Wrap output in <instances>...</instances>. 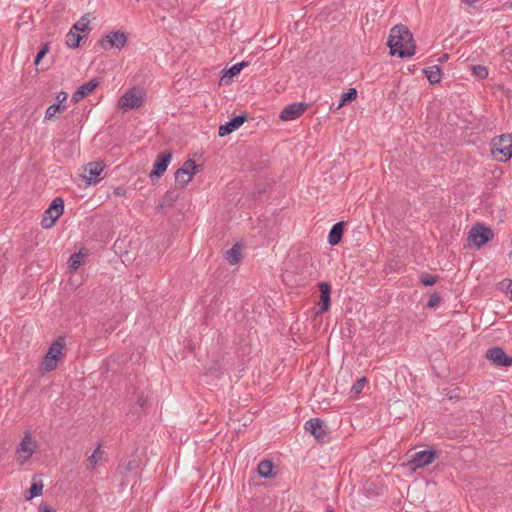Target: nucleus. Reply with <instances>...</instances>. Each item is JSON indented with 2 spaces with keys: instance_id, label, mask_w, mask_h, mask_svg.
I'll list each match as a JSON object with an SVG mask.
<instances>
[{
  "instance_id": "nucleus-1",
  "label": "nucleus",
  "mask_w": 512,
  "mask_h": 512,
  "mask_svg": "<svg viewBox=\"0 0 512 512\" xmlns=\"http://www.w3.org/2000/svg\"><path fill=\"white\" fill-rule=\"evenodd\" d=\"M392 55L400 58L410 57L415 54V43L412 33L404 25L394 26L387 42Z\"/></svg>"
},
{
  "instance_id": "nucleus-2",
  "label": "nucleus",
  "mask_w": 512,
  "mask_h": 512,
  "mask_svg": "<svg viewBox=\"0 0 512 512\" xmlns=\"http://www.w3.org/2000/svg\"><path fill=\"white\" fill-rule=\"evenodd\" d=\"M65 347V341L63 338H58L49 347L43 362L41 363L42 372L53 371L57 367V362L62 356V351Z\"/></svg>"
},
{
  "instance_id": "nucleus-3",
  "label": "nucleus",
  "mask_w": 512,
  "mask_h": 512,
  "mask_svg": "<svg viewBox=\"0 0 512 512\" xmlns=\"http://www.w3.org/2000/svg\"><path fill=\"white\" fill-rule=\"evenodd\" d=\"M492 154L502 162H506L512 157V134H502L493 139Z\"/></svg>"
},
{
  "instance_id": "nucleus-4",
  "label": "nucleus",
  "mask_w": 512,
  "mask_h": 512,
  "mask_svg": "<svg viewBox=\"0 0 512 512\" xmlns=\"http://www.w3.org/2000/svg\"><path fill=\"white\" fill-rule=\"evenodd\" d=\"M64 212V201L61 197H56L52 200L49 207L44 211L41 219V226L45 229L54 226L57 219Z\"/></svg>"
},
{
  "instance_id": "nucleus-5",
  "label": "nucleus",
  "mask_w": 512,
  "mask_h": 512,
  "mask_svg": "<svg viewBox=\"0 0 512 512\" xmlns=\"http://www.w3.org/2000/svg\"><path fill=\"white\" fill-rule=\"evenodd\" d=\"M494 237L493 230L486 227L484 224L477 223L469 232V240L477 247L480 248L488 243Z\"/></svg>"
},
{
  "instance_id": "nucleus-6",
  "label": "nucleus",
  "mask_w": 512,
  "mask_h": 512,
  "mask_svg": "<svg viewBox=\"0 0 512 512\" xmlns=\"http://www.w3.org/2000/svg\"><path fill=\"white\" fill-rule=\"evenodd\" d=\"M127 35L122 31H114L98 40V45L104 50L122 49L127 44Z\"/></svg>"
},
{
  "instance_id": "nucleus-7",
  "label": "nucleus",
  "mask_w": 512,
  "mask_h": 512,
  "mask_svg": "<svg viewBox=\"0 0 512 512\" xmlns=\"http://www.w3.org/2000/svg\"><path fill=\"white\" fill-rule=\"evenodd\" d=\"M305 430L310 432L319 443H325L329 440L328 427L319 418H312L306 421Z\"/></svg>"
},
{
  "instance_id": "nucleus-8",
  "label": "nucleus",
  "mask_w": 512,
  "mask_h": 512,
  "mask_svg": "<svg viewBox=\"0 0 512 512\" xmlns=\"http://www.w3.org/2000/svg\"><path fill=\"white\" fill-rule=\"evenodd\" d=\"M438 457V453L434 450H422L412 455L408 461V466L412 470L424 468L430 465Z\"/></svg>"
},
{
  "instance_id": "nucleus-9",
  "label": "nucleus",
  "mask_w": 512,
  "mask_h": 512,
  "mask_svg": "<svg viewBox=\"0 0 512 512\" xmlns=\"http://www.w3.org/2000/svg\"><path fill=\"white\" fill-rule=\"evenodd\" d=\"M142 103V93L136 88L128 90L118 100V106L124 110L140 107Z\"/></svg>"
},
{
  "instance_id": "nucleus-10",
  "label": "nucleus",
  "mask_w": 512,
  "mask_h": 512,
  "mask_svg": "<svg viewBox=\"0 0 512 512\" xmlns=\"http://www.w3.org/2000/svg\"><path fill=\"white\" fill-rule=\"evenodd\" d=\"M171 158V152H162L157 155L156 160L153 164V168L149 174V177L152 181H154V179H157L164 174L171 161Z\"/></svg>"
},
{
  "instance_id": "nucleus-11",
  "label": "nucleus",
  "mask_w": 512,
  "mask_h": 512,
  "mask_svg": "<svg viewBox=\"0 0 512 512\" xmlns=\"http://www.w3.org/2000/svg\"><path fill=\"white\" fill-rule=\"evenodd\" d=\"M486 358L496 366L509 367L512 357L508 356L501 347H492L486 351Z\"/></svg>"
},
{
  "instance_id": "nucleus-12",
  "label": "nucleus",
  "mask_w": 512,
  "mask_h": 512,
  "mask_svg": "<svg viewBox=\"0 0 512 512\" xmlns=\"http://www.w3.org/2000/svg\"><path fill=\"white\" fill-rule=\"evenodd\" d=\"M307 109L306 103H292L287 105L280 113L279 118L283 121H290L301 116Z\"/></svg>"
},
{
  "instance_id": "nucleus-13",
  "label": "nucleus",
  "mask_w": 512,
  "mask_h": 512,
  "mask_svg": "<svg viewBox=\"0 0 512 512\" xmlns=\"http://www.w3.org/2000/svg\"><path fill=\"white\" fill-rule=\"evenodd\" d=\"M105 165L101 162H90L85 165L84 177L87 179L89 184H97L101 180V173L103 172Z\"/></svg>"
},
{
  "instance_id": "nucleus-14",
  "label": "nucleus",
  "mask_w": 512,
  "mask_h": 512,
  "mask_svg": "<svg viewBox=\"0 0 512 512\" xmlns=\"http://www.w3.org/2000/svg\"><path fill=\"white\" fill-rule=\"evenodd\" d=\"M320 291L319 313L327 312L331 305V285L328 282L318 284Z\"/></svg>"
},
{
  "instance_id": "nucleus-15",
  "label": "nucleus",
  "mask_w": 512,
  "mask_h": 512,
  "mask_svg": "<svg viewBox=\"0 0 512 512\" xmlns=\"http://www.w3.org/2000/svg\"><path fill=\"white\" fill-rule=\"evenodd\" d=\"M247 120V116L245 114L237 115L231 118L227 123L221 125L218 130V135L220 137L226 136L233 131L237 130L243 123Z\"/></svg>"
},
{
  "instance_id": "nucleus-16",
  "label": "nucleus",
  "mask_w": 512,
  "mask_h": 512,
  "mask_svg": "<svg viewBox=\"0 0 512 512\" xmlns=\"http://www.w3.org/2000/svg\"><path fill=\"white\" fill-rule=\"evenodd\" d=\"M99 86L98 79L94 78L80 85L72 95V100L77 103L89 94H91Z\"/></svg>"
},
{
  "instance_id": "nucleus-17",
  "label": "nucleus",
  "mask_w": 512,
  "mask_h": 512,
  "mask_svg": "<svg viewBox=\"0 0 512 512\" xmlns=\"http://www.w3.org/2000/svg\"><path fill=\"white\" fill-rule=\"evenodd\" d=\"M36 448V444L33 441L30 433H26L23 437L22 441L17 447V453L23 455V462L27 461L32 454L34 453V450Z\"/></svg>"
},
{
  "instance_id": "nucleus-18",
  "label": "nucleus",
  "mask_w": 512,
  "mask_h": 512,
  "mask_svg": "<svg viewBox=\"0 0 512 512\" xmlns=\"http://www.w3.org/2000/svg\"><path fill=\"white\" fill-rule=\"evenodd\" d=\"M344 225V222L340 221L334 224L330 229L328 234V243L331 246H335L341 242L344 233Z\"/></svg>"
},
{
  "instance_id": "nucleus-19",
  "label": "nucleus",
  "mask_w": 512,
  "mask_h": 512,
  "mask_svg": "<svg viewBox=\"0 0 512 512\" xmlns=\"http://www.w3.org/2000/svg\"><path fill=\"white\" fill-rule=\"evenodd\" d=\"M424 75L427 77L431 85L440 83L442 79V71L438 65H433L423 69Z\"/></svg>"
},
{
  "instance_id": "nucleus-20",
  "label": "nucleus",
  "mask_w": 512,
  "mask_h": 512,
  "mask_svg": "<svg viewBox=\"0 0 512 512\" xmlns=\"http://www.w3.org/2000/svg\"><path fill=\"white\" fill-rule=\"evenodd\" d=\"M241 251H242L241 245L239 243L234 244L232 246V248H230L229 250L226 251V253H225L226 260L231 265L237 264L242 258Z\"/></svg>"
},
{
  "instance_id": "nucleus-21",
  "label": "nucleus",
  "mask_w": 512,
  "mask_h": 512,
  "mask_svg": "<svg viewBox=\"0 0 512 512\" xmlns=\"http://www.w3.org/2000/svg\"><path fill=\"white\" fill-rule=\"evenodd\" d=\"M272 469L273 463L270 460H262L258 464L257 471L259 475L263 478H271L272 477Z\"/></svg>"
},
{
  "instance_id": "nucleus-22",
  "label": "nucleus",
  "mask_w": 512,
  "mask_h": 512,
  "mask_svg": "<svg viewBox=\"0 0 512 512\" xmlns=\"http://www.w3.org/2000/svg\"><path fill=\"white\" fill-rule=\"evenodd\" d=\"M103 451H101V446L98 445L96 449L93 451L92 455L88 457L86 467L88 470L92 471L99 460L102 459Z\"/></svg>"
},
{
  "instance_id": "nucleus-23",
  "label": "nucleus",
  "mask_w": 512,
  "mask_h": 512,
  "mask_svg": "<svg viewBox=\"0 0 512 512\" xmlns=\"http://www.w3.org/2000/svg\"><path fill=\"white\" fill-rule=\"evenodd\" d=\"M248 65H249V63L247 61H242V62L236 63V64L232 65L229 69L225 70L223 77L233 78V77L237 76L238 74H240L242 69H244Z\"/></svg>"
},
{
  "instance_id": "nucleus-24",
  "label": "nucleus",
  "mask_w": 512,
  "mask_h": 512,
  "mask_svg": "<svg viewBox=\"0 0 512 512\" xmlns=\"http://www.w3.org/2000/svg\"><path fill=\"white\" fill-rule=\"evenodd\" d=\"M42 490H43L42 481H40V480L36 481L34 479L29 490H28V495L26 496V499L30 500L34 497L40 496L42 494Z\"/></svg>"
},
{
  "instance_id": "nucleus-25",
  "label": "nucleus",
  "mask_w": 512,
  "mask_h": 512,
  "mask_svg": "<svg viewBox=\"0 0 512 512\" xmlns=\"http://www.w3.org/2000/svg\"><path fill=\"white\" fill-rule=\"evenodd\" d=\"M357 98V90L349 88L346 92L342 93L338 107H342Z\"/></svg>"
},
{
  "instance_id": "nucleus-26",
  "label": "nucleus",
  "mask_w": 512,
  "mask_h": 512,
  "mask_svg": "<svg viewBox=\"0 0 512 512\" xmlns=\"http://www.w3.org/2000/svg\"><path fill=\"white\" fill-rule=\"evenodd\" d=\"M192 178L190 174L186 172L184 169H177L175 172V181L181 185V187H185Z\"/></svg>"
},
{
  "instance_id": "nucleus-27",
  "label": "nucleus",
  "mask_w": 512,
  "mask_h": 512,
  "mask_svg": "<svg viewBox=\"0 0 512 512\" xmlns=\"http://www.w3.org/2000/svg\"><path fill=\"white\" fill-rule=\"evenodd\" d=\"M82 36L79 33H73L70 31L66 35V45L71 49H76L79 47Z\"/></svg>"
},
{
  "instance_id": "nucleus-28",
  "label": "nucleus",
  "mask_w": 512,
  "mask_h": 512,
  "mask_svg": "<svg viewBox=\"0 0 512 512\" xmlns=\"http://www.w3.org/2000/svg\"><path fill=\"white\" fill-rule=\"evenodd\" d=\"M65 109H66V105H60V104L54 103L46 109L45 119L52 120L55 117L56 113L62 112Z\"/></svg>"
},
{
  "instance_id": "nucleus-29",
  "label": "nucleus",
  "mask_w": 512,
  "mask_h": 512,
  "mask_svg": "<svg viewBox=\"0 0 512 512\" xmlns=\"http://www.w3.org/2000/svg\"><path fill=\"white\" fill-rule=\"evenodd\" d=\"M83 254L81 252L74 253L68 260V267L72 271H76L82 264Z\"/></svg>"
},
{
  "instance_id": "nucleus-30",
  "label": "nucleus",
  "mask_w": 512,
  "mask_h": 512,
  "mask_svg": "<svg viewBox=\"0 0 512 512\" xmlns=\"http://www.w3.org/2000/svg\"><path fill=\"white\" fill-rule=\"evenodd\" d=\"M180 169L186 170V172H188L190 174V177L193 178V176L198 171V166L196 165L194 160L188 159L184 162V164L182 165V167Z\"/></svg>"
},
{
  "instance_id": "nucleus-31",
  "label": "nucleus",
  "mask_w": 512,
  "mask_h": 512,
  "mask_svg": "<svg viewBox=\"0 0 512 512\" xmlns=\"http://www.w3.org/2000/svg\"><path fill=\"white\" fill-rule=\"evenodd\" d=\"M437 280H438V276H435V275H432L429 273H423L420 276V282L424 286H432L437 282Z\"/></svg>"
},
{
  "instance_id": "nucleus-32",
  "label": "nucleus",
  "mask_w": 512,
  "mask_h": 512,
  "mask_svg": "<svg viewBox=\"0 0 512 512\" xmlns=\"http://www.w3.org/2000/svg\"><path fill=\"white\" fill-rule=\"evenodd\" d=\"M473 75L479 79H485L488 77V69L483 65H476L472 68Z\"/></svg>"
},
{
  "instance_id": "nucleus-33",
  "label": "nucleus",
  "mask_w": 512,
  "mask_h": 512,
  "mask_svg": "<svg viewBox=\"0 0 512 512\" xmlns=\"http://www.w3.org/2000/svg\"><path fill=\"white\" fill-rule=\"evenodd\" d=\"M49 50H50V45H49V43H45V44H43V45L40 47V49H39V51H38V53H37V55L35 56V59H34V64H35L36 66H37V65H39L40 61H41V60L44 58V56L49 52Z\"/></svg>"
},
{
  "instance_id": "nucleus-34",
  "label": "nucleus",
  "mask_w": 512,
  "mask_h": 512,
  "mask_svg": "<svg viewBox=\"0 0 512 512\" xmlns=\"http://www.w3.org/2000/svg\"><path fill=\"white\" fill-rule=\"evenodd\" d=\"M177 198L178 194L176 193V190H168L163 197V201L167 205H172Z\"/></svg>"
},
{
  "instance_id": "nucleus-35",
  "label": "nucleus",
  "mask_w": 512,
  "mask_h": 512,
  "mask_svg": "<svg viewBox=\"0 0 512 512\" xmlns=\"http://www.w3.org/2000/svg\"><path fill=\"white\" fill-rule=\"evenodd\" d=\"M366 383V378H360L358 379L352 386L351 388V392L355 395H358L361 393V391L363 390L364 388V385Z\"/></svg>"
},
{
  "instance_id": "nucleus-36",
  "label": "nucleus",
  "mask_w": 512,
  "mask_h": 512,
  "mask_svg": "<svg viewBox=\"0 0 512 512\" xmlns=\"http://www.w3.org/2000/svg\"><path fill=\"white\" fill-rule=\"evenodd\" d=\"M441 300L442 298L440 297V295L438 293H434L429 297L427 301V307L435 308L440 304Z\"/></svg>"
},
{
  "instance_id": "nucleus-37",
  "label": "nucleus",
  "mask_w": 512,
  "mask_h": 512,
  "mask_svg": "<svg viewBox=\"0 0 512 512\" xmlns=\"http://www.w3.org/2000/svg\"><path fill=\"white\" fill-rule=\"evenodd\" d=\"M85 18L83 17L78 23H76L73 28L77 31L84 32L88 29V22H84Z\"/></svg>"
},
{
  "instance_id": "nucleus-38",
  "label": "nucleus",
  "mask_w": 512,
  "mask_h": 512,
  "mask_svg": "<svg viewBox=\"0 0 512 512\" xmlns=\"http://www.w3.org/2000/svg\"><path fill=\"white\" fill-rule=\"evenodd\" d=\"M502 288L511 295L512 300V280L506 279L501 282Z\"/></svg>"
},
{
  "instance_id": "nucleus-39",
  "label": "nucleus",
  "mask_w": 512,
  "mask_h": 512,
  "mask_svg": "<svg viewBox=\"0 0 512 512\" xmlns=\"http://www.w3.org/2000/svg\"><path fill=\"white\" fill-rule=\"evenodd\" d=\"M67 97L68 94L66 92L60 91L56 96L57 104L66 105L64 102L66 101Z\"/></svg>"
},
{
  "instance_id": "nucleus-40",
  "label": "nucleus",
  "mask_w": 512,
  "mask_h": 512,
  "mask_svg": "<svg viewBox=\"0 0 512 512\" xmlns=\"http://www.w3.org/2000/svg\"><path fill=\"white\" fill-rule=\"evenodd\" d=\"M113 193L115 196L123 197V196H126L127 189L123 186H118L114 189Z\"/></svg>"
},
{
  "instance_id": "nucleus-41",
  "label": "nucleus",
  "mask_w": 512,
  "mask_h": 512,
  "mask_svg": "<svg viewBox=\"0 0 512 512\" xmlns=\"http://www.w3.org/2000/svg\"><path fill=\"white\" fill-rule=\"evenodd\" d=\"M145 403H146L145 398H144L143 396H139V397H138V399H137V401H136L137 406H138L139 408H143V407H144V405H145Z\"/></svg>"
},
{
  "instance_id": "nucleus-42",
  "label": "nucleus",
  "mask_w": 512,
  "mask_h": 512,
  "mask_svg": "<svg viewBox=\"0 0 512 512\" xmlns=\"http://www.w3.org/2000/svg\"><path fill=\"white\" fill-rule=\"evenodd\" d=\"M39 512H55V511L47 505H40Z\"/></svg>"
},
{
  "instance_id": "nucleus-43",
  "label": "nucleus",
  "mask_w": 512,
  "mask_h": 512,
  "mask_svg": "<svg viewBox=\"0 0 512 512\" xmlns=\"http://www.w3.org/2000/svg\"><path fill=\"white\" fill-rule=\"evenodd\" d=\"M448 58H449V55H448V54H446V53H444V54H442V55L439 57L438 61H439V62H441V63H443V62L447 61V60H448Z\"/></svg>"
},
{
  "instance_id": "nucleus-44",
  "label": "nucleus",
  "mask_w": 512,
  "mask_h": 512,
  "mask_svg": "<svg viewBox=\"0 0 512 512\" xmlns=\"http://www.w3.org/2000/svg\"><path fill=\"white\" fill-rule=\"evenodd\" d=\"M325 512H334V509L331 505H328L325 509Z\"/></svg>"
},
{
  "instance_id": "nucleus-45",
  "label": "nucleus",
  "mask_w": 512,
  "mask_h": 512,
  "mask_svg": "<svg viewBox=\"0 0 512 512\" xmlns=\"http://www.w3.org/2000/svg\"><path fill=\"white\" fill-rule=\"evenodd\" d=\"M461 1L464 3H467V4H472V3L476 2L477 0H461Z\"/></svg>"
},
{
  "instance_id": "nucleus-46",
  "label": "nucleus",
  "mask_w": 512,
  "mask_h": 512,
  "mask_svg": "<svg viewBox=\"0 0 512 512\" xmlns=\"http://www.w3.org/2000/svg\"><path fill=\"white\" fill-rule=\"evenodd\" d=\"M510 255L512 256V252L510 253Z\"/></svg>"
}]
</instances>
